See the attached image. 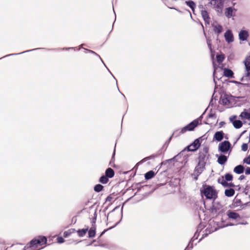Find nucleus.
<instances>
[{
  "label": "nucleus",
  "instance_id": "obj_29",
  "mask_svg": "<svg viewBox=\"0 0 250 250\" xmlns=\"http://www.w3.org/2000/svg\"><path fill=\"white\" fill-rule=\"evenodd\" d=\"M87 229H79L77 231V233L78 234V235L80 237L83 236L86 233L87 231Z\"/></svg>",
  "mask_w": 250,
  "mask_h": 250
},
{
  "label": "nucleus",
  "instance_id": "obj_27",
  "mask_svg": "<svg viewBox=\"0 0 250 250\" xmlns=\"http://www.w3.org/2000/svg\"><path fill=\"white\" fill-rule=\"evenodd\" d=\"M108 181V178L105 175L101 176L99 180V182L103 184H106Z\"/></svg>",
  "mask_w": 250,
  "mask_h": 250
},
{
  "label": "nucleus",
  "instance_id": "obj_42",
  "mask_svg": "<svg viewBox=\"0 0 250 250\" xmlns=\"http://www.w3.org/2000/svg\"><path fill=\"white\" fill-rule=\"evenodd\" d=\"M203 228V226L202 225H201V224H200L198 226V227L197 228V232H200L201 231V230Z\"/></svg>",
  "mask_w": 250,
  "mask_h": 250
},
{
  "label": "nucleus",
  "instance_id": "obj_28",
  "mask_svg": "<svg viewBox=\"0 0 250 250\" xmlns=\"http://www.w3.org/2000/svg\"><path fill=\"white\" fill-rule=\"evenodd\" d=\"M75 231V229H71L69 230L65 231L63 233V236L64 237H68L71 234L74 233Z\"/></svg>",
  "mask_w": 250,
  "mask_h": 250
},
{
  "label": "nucleus",
  "instance_id": "obj_24",
  "mask_svg": "<svg viewBox=\"0 0 250 250\" xmlns=\"http://www.w3.org/2000/svg\"><path fill=\"white\" fill-rule=\"evenodd\" d=\"M154 175H155L154 172L152 170H151V171H149L146 172L145 174V177L146 179L149 180V179H151L152 177H153Z\"/></svg>",
  "mask_w": 250,
  "mask_h": 250
},
{
  "label": "nucleus",
  "instance_id": "obj_38",
  "mask_svg": "<svg viewBox=\"0 0 250 250\" xmlns=\"http://www.w3.org/2000/svg\"><path fill=\"white\" fill-rule=\"evenodd\" d=\"M208 119H216V117L215 114L214 113H210L208 115Z\"/></svg>",
  "mask_w": 250,
  "mask_h": 250
},
{
  "label": "nucleus",
  "instance_id": "obj_49",
  "mask_svg": "<svg viewBox=\"0 0 250 250\" xmlns=\"http://www.w3.org/2000/svg\"><path fill=\"white\" fill-rule=\"evenodd\" d=\"M74 48L73 47H69V48H63V49H65V50H69V49H74Z\"/></svg>",
  "mask_w": 250,
  "mask_h": 250
},
{
  "label": "nucleus",
  "instance_id": "obj_19",
  "mask_svg": "<svg viewBox=\"0 0 250 250\" xmlns=\"http://www.w3.org/2000/svg\"><path fill=\"white\" fill-rule=\"evenodd\" d=\"M186 3L191 9L193 12H194L195 8L196 7L195 3L192 0L186 1Z\"/></svg>",
  "mask_w": 250,
  "mask_h": 250
},
{
  "label": "nucleus",
  "instance_id": "obj_4",
  "mask_svg": "<svg viewBox=\"0 0 250 250\" xmlns=\"http://www.w3.org/2000/svg\"><path fill=\"white\" fill-rule=\"evenodd\" d=\"M202 118V116H200L199 118L191 122L190 123L186 125L184 127H183L180 133L183 134L187 132V131H192L199 124V122L200 120V118Z\"/></svg>",
  "mask_w": 250,
  "mask_h": 250
},
{
  "label": "nucleus",
  "instance_id": "obj_14",
  "mask_svg": "<svg viewBox=\"0 0 250 250\" xmlns=\"http://www.w3.org/2000/svg\"><path fill=\"white\" fill-rule=\"evenodd\" d=\"M227 215L229 218L232 219H236L237 218L240 217L239 214L231 210H229L227 212Z\"/></svg>",
  "mask_w": 250,
  "mask_h": 250
},
{
  "label": "nucleus",
  "instance_id": "obj_56",
  "mask_svg": "<svg viewBox=\"0 0 250 250\" xmlns=\"http://www.w3.org/2000/svg\"><path fill=\"white\" fill-rule=\"evenodd\" d=\"M239 224H245H245H247V223H239Z\"/></svg>",
  "mask_w": 250,
  "mask_h": 250
},
{
  "label": "nucleus",
  "instance_id": "obj_18",
  "mask_svg": "<svg viewBox=\"0 0 250 250\" xmlns=\"http://www.w3.org/2000/svg\"><path fill=\"white\" fill-rule=\"evenodd\" d=\"M233 9L232 7H228L226 9L225 14L226 16L230 18L232 16Z\"/></svg>",
  "mask_w": 250,
  "mask_h": 250
},
{
  "label": "nucleus",
  "instance_id": "obj_55",
  "mask_svg": "<svg viewBox=\"0 0 250 250\" xmlns=\"http://www.w3.org/2000/svg\"><path fill=\"white\" fill-rule=\"evenodd\" d=\"M178 12H179V13H182V12L179 10H177L176 9H175Z\"/></svg>",
  "mask_w": 250,
  "mask_h": 250
},
{
  "label": "nucleus",
  "instance_id": "obj_11",
  "mask_svg": "<svg viewBox=\"0 0 250 250\" xmlns=\"http://www.w3.org/2000/svg\"><path fill=\"white\" fill-rule=\"evenodd\" d=\"M215 156L218 158L217 162L221 165H224L228 160V157L224 155L216 154Z\"/></svg>",
  "mask_w": 250,
  "mask_h": 250
},
{
  "label": "nucleus",
  "instance_id": "obj_45",
  "mask_svg": "<svg viewBox=\"0 0 250 250\" xmlns=\"http://www.w3.org/2000/svg\"><path fill=\"white\" fill-rule=\"evenodd\" d=\"M234 224H232V223H230V224H227L225 225H223V226H221L220 227V228H224V227H228V226H233Z\"/></svg>",
  "mask_w": 250,
  "mask_h": 250
},
{
  "label": "nucleus",
  "instance_id": "obj_57",
  "mask_svg": "<svg viewBox=\"0 0 250 250\" xmlns=\"http://www.w3.org/2000/svg\"><path fill=\"white\" fill-rule=\"evenodd\" d=\"M123 207H122V211H121L122 215L123 214Z\"/></svg>",
  "mask_w": 250,
  "mask_h": 250
},
{
  "label": "nucleus",
  "instance_id": "obj_7",
  "mask_svg": "<svg viewBox=\"0 0 250 250\" xmlns=\"http://www.w3.org/2000/svg\"><path fill=\"white\" fill-rule=\"evenodd\" d=\"M231 147V144L228 141H224L218 146V150L222 153L227 152Z\"/></svg>",
  "mask_w": 250,
  "mask_h": 250
},
{
  "label": "nucleus",
  "instance_id": "obj_25",
  "mask_svg": "<svg viewBox=\"0 0 250 250\" xmlns=\"http://www.w3.org/2000/svg\"><path fill=\"white\" fill-rule=\"evenodd\" d=\"M95 229H95V227H92L89 229V230L88 231V237L89 238H92L95 236V233H96Z\"/></svg>",
  "mask_w": 250,
  "mask_h": 250
},
{
  "label": "nucleus",
  "instance_id": "obj_41",
  "mask_svg": "<svg viewBox=\"0 0 250 250\" xmlns=\"http://www.w3.org/2000/svg\"><path fill=\"white\" fill-rule=\"evenodd\" d=\"M207 44L208 45V48H209L210 51H212V47H211V41L209 40H207Z\"/></svg>",
  "mask_w": 250,
  "mask_h": 250
},
{
  "label": "nucleus",
  "instance_id": "obj_31",
  "mask_svg": "<svg viewBox=\"0 0 250 250\" xmlns=\"http://www.w3.org/2000/svg\"><path fill=\"white\" fill-rule=\"evenodd\" d=\"M221 101L224 105H228L229 104V101L225 96L221 97Z\"/></svg>",
  "mask_w": 250,
  "mask_h": 250
},
{
  "label": "nucleus",
  "instance_id": "obj_32",
  "mask_svg": "<svg viewBox=\"0 0 250 250\" xmlns=\"http://www.w3.org/2000/svg\"><path fill=\"white\" fill-rule=\"evenodd\" d=\"M216 59L218 62L221 63L224 60V57L223 55H218L216 56Z\"/></svg>",
  "mask_w": 250,
  "mask_h": 250
},
{
  "label": "nucleus",
  "instance_id": "obj_30",
  "mask_svg": "<svg viewBox=\"0 0 250 250\" xmlns=\"http://www.w3.org/2000/svg\"><path fill=\"white\" fill-rule=\"evenodd\" d=\"M103 188H104V187L100 184L96 185L94 188V189L95 191H96L97 192L101 191L102 190H103Z\"/></svg>",
  "mask_w": 250,
  "mask_h": 250
},
{
  "label": "nucleus",
  "instance_id": "obj_15",
  "mask_svg": "<svg viewBox=\"0 0 250 250\" xmlns=\"http://www.w3.org/2000/svg\"><path fill=\"white\" fill-rule=\"evenodd\" d=\"M244 167L242 165H238L235 167L233 169V171L238 174H242L244 172Z\"/></svg>",
  "mask_w": 250,
  "mask_h": 250
},
{
  "label": "nucleus",
  "instance_id": "obj_37",
  "mask_svg": "<svg viewBox=\"0 0 250 250\" xmlns=\"http://www.w3.org/2000/svg\"><path fill=\"white\" fill-rule=\"evenodd\" d=\"M199 233V232H197V231L196 230L193 237L191 239V241H194V240L197 239L198 238Z\"/></svg>",
  "mask_w": 250,
  "mask_h": 250
},
{
  "label": "nucleus",
  "instance_id": "obj_43",
  "mask_svg": "<svg viewBox=\"0 0 250 250\" xmlns=\"http://www.w3.org/2000/svg\"><path fill=\"white\" fill-rule=\"evenodd\" d=\"M155 157V155H151L150 156H148V157H147L145 158V159H144L143 160L146 161V160H150V159H152L153 158H154Z\"/></svg>",
  "mask_w": 250,
  "mask_h": 250
},
{
  "label": "nucleus",
  "instance_id": "obj_48",
  "mask_svg": "<svg viewBox=\"0 0 250 250\" xmlns=\"http://www.w3.org/2000/svg\"><path fill=\"white\" fill-rule=\"evenodd\" d=\"M94 221H93V223H95V220H96V216H97V214H96V212H95L94 213Z\"/></svg>",
  "mask_w": 250,
  "mask_h": 250
},
{
  "label": "nucleus",
  "instance_id": "obj_17",
  "mask_svg": "<svg viewBox=\"0 0 250 250\" xmlns=\"http://www.w3.org/2000/svg\"><path fill=\"white\" fill-rule=\"evenodd\" d=\"M212 26L213 27V30L214 32L217 34L218 35H219L222 32L223 28L221 25L218 24H213Z\"/></svg>",
  "mask_w": 250,
  "mask_h": 250
},
{
  "label": "nucleus",
  "instance_id": "obj_50",
  "mask_svg": "<svg viewBox=\"0 0 250 250\" xmlns=\"http://www.w3.org/2000/svg\"><path fill=\"white\" fill-rule=\"evenodd\" d=\"M188 12L189 13L190 17L191 19H192V15H191V14L189 10H188Z\"/></svg>",
  "mask_w": 250,
  "mask_h": 250
},
{
  "label": "nucleus",
  "instance_id": "obj_6",
  "mask_svg": "<svg viewBox=\"0 0 250 250\" xmlns=\"http://www.w3.org/2000/svg\"><path fill=\"white\" fill-rule=\"evenodd\" d=\"M210 3L218 13H221L222 12L223 8L222 0H211Z\"/></svg>",
  "mask_w": 250,
  "mask_h": 250
},
{
  "label": "nucleus",
  "instance_id": "obj_1",
  "mask_svg": "<svg viewBox=\"0 0 250 250\" xmlns=\"http://www.w3.org/2000/svg\"><path fill=\"white\" fill-rule=\"evenodd\" d=\"M209 155L208 154V148L205 147L202 151L199 153L198 163L195 167V172H196L199 176L204 170L207 161L208 160Z\"/></svg>",
  "mask_w": 250,
  "mask_h": 250
},
{
  "label": "nucleus",
  "instance_id": "obj_20",
  "mask_svg": "<svg viewBox=\"0 0 250 250\" xmlns=\"http://www.w3.org/2000/svg\"><path fill=\"white\" fill-rule=\"evenodd\" d=\"M240 117L242 119L249 120L250 119V112L245 110L241 113Z\"/></svg>",
  "mask_w": 250,
  "mask_h": 250
},
{
  "label": "nucleus",
  "instance_id": "obj_47",
  "mask_svg": "<svg viewBox=\"0 0 250 250\" xmlns=\"http://www.w3.org/2000/svg\"><path fill=\"white\" fill-rule=\"evenodd\" d=\"M245 176H244V175H241V176L239 177V179L240 180H243V179L245 178Z\"/></svg>",
  "mask_w": 250,
  "mask_h": 250
},
{
  "label": "nucleus",
  "instance_id": "obj_22",
  "mask_svg": "<svg viewBox=\"0 0 250 250\" xmlns=\"http://www.w3.org/2000/svg\"><path fill=\"white\" fill-rule=\"evenodd\" d=\"M224 74L226 77L230 78L232 77L233 73L231 70L226 68L224 70Z\"/></svg>",
  "mask_w": 250,
  "mask_h": 250
},
{
  "label": "nucleus",
  "instance_id": "obj_23",
  "mask_svg": "<svg viewBox=\"0 0 250 250\" xmlns=\"http://www.w3.org/2000/svg\"><path fill=\"white\" fill-rule=\"evenodd\" d=\"M232 124L234 127L237 129L240 128L243 125L242 122L240 120H235Z\"/></svg>",
  "mask_w": 250,
  "mask_h": 250
},
{
  "label": "nucleus",
  "instance_id": "obj_39",
  "mask_svg": "<svg viewBox=\"0 0 250 250\" xmlns=\"http://www.w3.org/2000/svg\"><path fill=\"white\" fill-rule=\"evenodd\" d=\"M194 241H190V242H189V244L188 245V246H187V249H188V250H190L192 249L193 248V244L192 243V242H193Z\"/></svg>",
  "mask_w": 250,
  "mask_h": 250
},
{
  "label": "nucleus",
  "instance_id": "obj_33",
  "mask_svg": "<svg viewBox=\"0 0 250 250\" xmlns=\"http://www.w3.org/2000/svg\"><path fill=\"white\" fill-rule=\"evenodd\" d=\"M225 178L226 181H230L232 180L233 176L231 174L227 173L225 176Z\"/></svg>",
  "mask_w": 250,
  "mask_h": 250
},
{
  "label": "nucleus",
  "instance_id": "obj_12",
  "mask_svg": "<svg viewBox=\"0 0 250 250\" xmlns=\"http://www.w3.org/2000/svg\"><path fill=\"white\" fill-rule=\"evenodd\" d=\"M224 133L222 131H217L214 135L213 139L218 142L222 141L224 138Z\"/></svg>",
  "mask_w": 250,
  "mask_h": 250
},
{
  "label": "nucleus",
  "instance_id": "obj_13",
  "mask_svg": "<svg viewBox=\"0 0 250 250\" xmlns=\"http://www.w3.org/2000/svg\"><path fill=\"white\" fill-rule=\"evenodd\" d=\"M201 15L205 23L208 24L209 23V17L207 11L206 10H202L201 12Z\"/></svg>",
  "mask_w": 250,
  "mask_h": 250
},
{
  "label": "nucleus",
  "instance_id": "obj_16",
  "mask_svg": "<svg viewBox=\"0 0 250 250\" xmlns=\"http://www.w3.org/2000/svg\"><path fill=\"white\" fill-rule=\"evenodd\" d=\"M114 171L111 168H108L106 169L105 172V175L108 178H111L114 176Z\"/></svg>",
  "mask_w": 250,
  "mask_h": 250
},
{
  "label": "nucleus",
  "instance_id": "obj_36",
  "mask_svg": "<svg viewBox=\"0 0 250 250\" xmlns=\"http://www.w3.org/2000/svg\"><path fill=\"white\" fill-rule=\"evenodd\" d=\"M244 163L250 165V155L245 158L243 160Z\"/></svg>",
  "mask_w": 250,
  "mask_h": 250
},
{
  "label": "nucleus",
  "instance_id": "obj_2",
  "mask_svg": "<svg viewBox=\"0 0 250 250\" xmlns=\"http://www.w3.org/2000/svg\"><path fill=\"white\" fill-rule=\"evenodd\" d=\"M47 239L45 236H39L37 238L32 240L29 244H27L25 247L26 249H31L32 250H38L41 249L39 248V246H42L46 243Z\"/></svg>",
  "mask_w": 250,
  "mask_h": 250
},
{
  "label": "nucleus",
  "instance_id": "obj_54",
  "mask_svg": "<svg viewBox=\"0 0 250 250\" xmlns=\"http://www.w3.org/2000/svg\"><path fill=\"white\" fill-rule=\"evenodd\" d=\"M171 137H172L171 136V137L169 138L168 141V142H170V140H171Z\"/></svg>",
  "mask_w": 250,
  "mask_h": 250
},
{
  "label": "nucleus",
  "instance_id": "obj_51",
  "mask_svg": "<svg viewBox=\"0 0 250 250\" xmlns=\"http://www.w3.org/2000/svg\"><path fill=\"white\" fill-rule=\"evenodd\" d=\"M114 151H115V149H114ZM114 155H115V151H114L113 155L112 157V160L114 159Z\"/></svg>",
  "mask_w": 250,
  "mask_h": 250
},
{
  "label": "nucleus",
  "instance_id": "obj_46",
  "mask_svg": "<svg viewBox=\"0 0 250 250\" xmlns=\"http://www.w3.org/2000/svg\"><path fill=\"white\" fill-rule=\"evenodd\" d=\"M221 184L224 187H227L228 185V183L226 181H223Z\"/></svg>",
  "mask_w": 250,
  "mask_h": 250
},
{
  "label": "nucleus",
  "instance_id": "obj_59",
  "mask_svg": "<svg viewBox=\"0 0 250 250\" xmlns=\"http://www.w3.org/2000/svg\"><path fill=\"white\" fill-rule=\"evenodd\" d=\"M245 132H246V131H244L242 132V134H243V133H244Z\"/></svg>",
  "mask_w": 250,
  "mask_h": 250
},
{
  "label": "nucleus",
  "instance_id": "obj_5",
  "mask_svg": "<svg viewBox=\"0 0 250 250\" xmlns=\"http://www.w3.org/2000/svg\"><path fill=\"white\" fill-rule=\"evenodd\" d=\"M207 139V137L204 135L201 137L196 139L190 145L188 146L187 147L189 151H194L196 150L200 146V140Z\"/></svg>",
  "mask_w": 250,
  "mask_h": 250
},
{
  "label": "nucleus",
  "instance_id": "obj_8",
  "mask_svg": "<svg viewBox=\"0 0 250 250\" xmlns=\"http://www.w3.org/2000/svg\"><path fill=\"white\" fill-rule=\"evenodd\" d=\"M239 39L241 41H246L249 37V32L245 30H242L239 33Z\"/></svg>",
  "mask_w": 250,
  "mask_h": 250
},
{
  "label": "nucleus",
  "instance_id": "obj_26",
  "mask_svg": "<svg viewBox=\"0 0 250 250\" xmlns=\"http://www.w3.org/2000/svg\"><path fill=\"white\" fill-rule=\"evenodd\" d=\"M84 49L85 50H86L87 52L90 53H92V54H95V55L99 57V58L100 59L101 61H102V62L104 63V65L106 67V68L107 69V70H108V71L110 72V73L112 75V76L113 77V78L115 79V77L113 76V75L112 74V73H111V72L109 70V69L107 68V67L106 66V65H105V64L104 63L103 61L102 60V59H101V58L100 57V56L97 54L96 53H95L94 51H92V50H89V49H85L84 48Z\"/></svg>",
  "mask_w": 250,
  "mask_h": 250
},
{
  "label": "nucleus",
  "instance_id": "obj_9",
  "mask_svg": "<svg viewBox=\"0 0 250 250\" xmlns=\"http://www.w3.org/2000/svg\"><path fill=\"white\" fill-rule=\"evenodd\" d=\"M244 63L246 69V76L249 77L250 76V56L248 57L244 61Z\"/></svg>",
  "mask_w": 250,
  "mask_h": 250
},
{
  "label": "nucleus",
  "instance_id": "obj_58",
  "mask_svg": "<svg viewBox=\"0 0 250 250\" xmlns=\"http://www.w3.org/2000/svg\"><path fill=\"white\" fill-rule=\"evenodd\" d=\"M83 45H84V44H81V47H82V46H83Z\"/></svg>",
  "mask_w": 250,
  "mask_h": 250
},
{
  "label": "nucleus",
  "instance_id": "obj_53",
  "mask_svg": "<svg viewBox=\"0 0 250 250\" xmlns=\"http://www.w3.org/2000/svg\"><path fill=\"white\" fill-rule=\"evenodd\" d=\"M195 173H196V174H197V177H195V179L196 180H197V178H198V176H197L198 174H197L196 172H195Z\"/></svg>",
  "mask_w": 250,
  "mask_h": 250
},
{
  "label": "nucleus",
  "instance_id": "obj_60",
  "mask_svg": "<svg viewBox=\"0 0 250 250\" xmlns=\"http://www.w3.org/2000/svg\"><path fill=\"white\" fill-rule=\"evenodd\" d=\"M185 250H188V249H186Z\"/></svg>",
  "mask_w": 250,
  "mask_h": 250
},
{
  "label": "nucleus",
  "instance_id": "obj_40",
  "mask_svg": "<svg viewBox=\"0 0 250 250\" xmlns=\"http://www.w3.org/2000/svg\"><path fill=\"white\" fill-rule=\"evenodd\" d=\"M64 241V239L62 237H59L57 238L58 243L61 244L63 243Z\"/></svg>",
  "mask_w": 250,
  "mask_h": 250
},
{
  "label": "nucleus",
  "instance_id": "obj_35",
  "mask_svg": "<svg viewBox=\"0 0 250 250\" xmlns=\"http://www.w3.org/2000/svg\"><path fill=\"white\" fill-rule=\"evenodd\" d=\"M36 49H32V50H27V51H23V52H21V53H20L11 54H9V55H6V56H5V57H7V56H13V55H19V54H21L24 53H25V52H29V51H33V50H36Z\"/></svg>",
  "mask_w": 250,
  "mask_h": 250
},
{
  "label": "nucleus",
  "instance_id": "obj_52",
  "mask_svg": "<svg viewBox=\"0 0 250 250\" xmlns=\"http://www.w3.org/2000/svg\"><path fill=\"white\" fill-rule=\"evenodd\" d=\"M207 235V234H203V236H202V238H203V237H204L206 236Z\"/></svg>",
  "mask_w": 250,
  "mask_h": 250
},
{
  "label": "nucleus",
  "instance_id": "obj_44",
  "mask_svg": "<svg viewBox=\"0 0 250 250\" xmlns=\"http://www.w3.org/2000/svg\"><path fill=\"white\" fill-rule=\"evenodd\" d=\"M245 173L247 175H249L250 174V167H248L246 169V171H245Z\"/></svg>",
  "mask_w": 250,
  "mask_h": 250
},
{
  "label": "nucleus",
  "instance_id": "obj_3",
  "mask_svg": "<svg viewBox=\"0 0 250 250\" xmlns=\"http://www.w3.org/2000/svg\"><path fill=\"white\" fill-rule=\"evenodd\" d=\"M201 193L208 199L215 200L217 198V192L215 188L210 186L205 187L203 190H201Z\"/></svg>",
  "mask_w": 250,
  "mask_h": 250
},
{
  "label": "nucleus",
  "instance_id": "obj_34",
  "mask_svg": "<svg viewBox=\"0 0 250 250\" xmlns=\"http://www.w3.org/2000/svg\"><path fill=\"white\" fill-rule=\"evenodd\" d=\"M248 148V145L246 143L243 144L241 146V149L243 151H246L247 150Z\"/></svg>",
  "mask_w": 250,
  "mask_h": 250
},
{
  "label": "nucleus",
  "instance_id": "obj_21",
  "mask_svg": "<svg viewBox=\"0 0 250 250\" xmlns=\"http://www.w3.org/2000/svg\"><path fill=\"white\" fill-rule=\"evenodd\" d=\"M234 190L232 188L227 189L225 190V194L227 197H231L234 194Z\"/></svg>",
  "mask_w": 250,
  "mask_h": 250
},
{
  "label": "nucleus",
  "instance_id": "obj_10",
  "mask_svg": "<svg viewBox=\"0 0 250 250\" xmlns=\"http://www.w3.org/2000/svg\"><path fill=\"white\" fill-rule=\"evenodd\" d=\"M224 37L226 42L228 43L231 42L233 41V36L230 30H228L225 32Z\"/></svg>",
  "mask_w": 250,
  "mask_h": 250
}]
</instances>
